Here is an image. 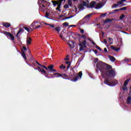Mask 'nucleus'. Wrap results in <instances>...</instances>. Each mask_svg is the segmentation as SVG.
I'll list each match as a JSON object with an SVG mask.
<instances>
[{"label": "nucleus", "instance_id": "obj_27", "mask_svg": "<svg viewBox=\"0 0 131 131\" xmlns=\"http://www.w3.org/2000/svg\"><path fill=\"white\" fill-rule=\"evenodd\" d=\"M68 4L69 5L70 7H72V0H68Z\"/></svg>", "mask_w": 131, "mask_h": 131}, {"label": "nucleus", "instance_id": "obj_59", "mask_svg": "<svg viewBox=\"0 0 131 131\" xmlns=\"http://www.w3.org/2000/svg\"><path fill=\"white\" fill-rule=\"evenodd\" d=\"M108 40L109 41H111V40H113V39L112 38L108 37Z\"/></svg>", "mask_w": 131, "mask_h": 131}, {"label": "nucleus", "instance_id": "obj_42", "mask_svg": "<svg viewBox=\"0 0 131 131\" xmlns=\"http://www.w3.org/2000/svg\"><path fill=\"white\" fill-rule=\"evenodd\" d=\"M119 40H120V43L121 45H122V38L120 37L119 38Z\"/></svg>", "mask_w": 131, "mask_h": 131}, {"label": "nucleus", "instance_id": "obj_54", "mask_svg": "<svg viewBox=\"0 0 131 131\" xmlns=\"http://www.w3.org/2000/svg\"><path fill=\"white\" fill-rule=\"evenodd\" d=\"M116 28L117 29H121V26H117L116 27Z\"/></svg>", "mask_w": 131, "mask_h": 131}, {"label": "nucleus", "instance_id": "obj_11", "mask_svg": "<svg viewBox=\"0 0 131 131\" xmlns=\"http://www.w3.org/2000/svg\"><path fill=\"white\" fill-rule=\"evenodd\" d=\"M95 13L94 12H92V13H90L87 15H86L83 18V20H89L93 15H94Z\"/></svg>", "mask_w": 131, "mask_h": 131}, {"label": "nucleus", "instance_id": "obj_19", "mask_svg": "<svg viewBox=\"0 0 131 131\" xmlns=\"http://www.w3.org/2000/svg\"><path fill=\"white\" fill-rule=\"evenodd\" d=\"M53 69H54V64H50L47 68V70L49 71H52V70H53Z\"/></svg>", "mask_w": 131, "mask_h": 131}, {"label": "nucleus", "instance_id": "obj_53", "mask_svg": "<svg viewBox=\"0 0 131 131\" xmlns=\"http://www.w3.org/2000/svg\"><path fill=\"white\" fill-rule=\"evenodd\" d=\"M103 41H104V43H107V42H108L107 41V39H104Z\"/></svg>", "mask_w": 131, "mask_h": 131}, {"label": "nucleus", "instance_id": "obj_50", "mask_svg": "<svg viewBox=\"0 0 131 131\" xmlns=\"http://www.w3.org/2000/svg\"><path fill=\"white\" fill-rule=\"evenodd\" d=\"M95 61H94V63H97V62H98V60H99V58H95Z\"/></svg>", "mask_w": 131, "mask_h": 131}, {"label": "nucleus", "instance_id": "obj_18", "mask_svg": "<svg viewBox=\"0 0 131 131\" xmlns=\"http://www.w3.org/2000/svg\"><path fill=\"white\" fill-rule=\"evenodd\" d=\"M108 58L111 62H115V61H116V58H115V57H114V56L109 55Z\"/></svg>", "mask_w": 131, "mask_h": 131}, {"label": "nucleus", "instance_id": "obj_44", "mask_svg": "<svg viewBox=\"0 0 131 131\" xmlns=\"http://www.w3.org/2000/svg\"><path fill=\"white\" fill-rule=\"evenodd\" d=\"M23 49L24 51H25V52H26V51H27V48L25 46H23Z\"/></svg>", "mask_w": 131, "mask_h": 131}, {"label": "nucleus", "instance_id": "obj_55", "mask_svg": "<svg viewBox=\"0 0 131 131\" xmlns=\"http://www.w3.org/2000/svg\"><path fill=\"white\" fill-rule=\"evenodd\" d=\"M66 64H67V65H69V64L71 63H70V61H66Z\"/></svg>", "mask_w": 131, "mask_h": 131}, {"label": "nucleus", "instance_id": "obj_40", "mask_svg": "<svg viewBox=\"0 0 131 131\" xmlns=\"http://www.w3.org/2000/svg\"><path fill=\"white\" fill-rule=\"evenodd\" d=\"M79 30L80 32H81V33H84V30H83V29L79 28Z\"/></svg>", "mask_w": 131, "mask_h": 131}, {"label": "nucleus", "instance_id": "obj_21", "mask_svg": "<svg viewBox=\"0 0 131 131\" xmlns=\"http://www.w3.org/2000/svg\"><path fill=\"white\" fill-rule=\"evenodd\" d=\"M102 4L101 3H98L96 6H95V9L96 10H98V9H100V8H102Z\"/></svg>", "mask_w": 131, "mask_h": 131}, {"label": "nucleus", "instance_id": "obj_39", "mask_svg": "<svg viewBox=\"0 0 131 131\" xmlns=\"http://www.w3.org/2000/svg\"><path fill=\"white\" fill-rule=\"evenodd\" d=\"M116 7H118V4H114L112 6V8H116Z\"/></svg>", "mask_w": 131, "mask_h": 131}, {"label": "nucleus", "instance_id": "obj_52", "mask_svg": "<svg viewBox=\"0 0 131 131\" xmlns=\"http://www.w3.org/2000/svg\"><path fill=\"white\" fill-rule=\"evenodd\" d=\"M70 66H71V64H68V66L67 67V69H69V68H70Z\"/></svg>", "mask_w": 131, "mask_h": 131}, {"label": "nucleus", "instance_id": "obj_13", "mask_svg": "<svg viewBox=\"0 0 131 131\" xmlns=\"http://www.w3.org/2000/svg\"><path fill=\"white\" fill-rule=\"evenodd\" d=\"M68 46H69L71 49H74V48L75 47V42L73 41H71V43H68Z\"/></svg>", "mask_w": 131, "mask_h": 131}, {"label": "nucleus", "instance_id": "obj_26", "mask_svg": "<svg viewBox=\"0 0 131 131\" xmlns=\"http://www.w3.org/2000/svg\"><path fill=\"white\" fill-rule=\"evenodd\" d=\"M50 15H51V13H48V12H46L45 16L46 18H47V19H50V17H49V16H50Z\"/></svg>", "mask_w": 131, "mask_h": 131}, {"label": "nucleus", "instance_id": "obj_22", "mask_svg": "<svg viewBox=\"0 0 131 131\" xmlns=\"http://www.w3.org/2000/svg\"><path fill=\"white\" fill-rule=\"evenodd\" d=\"M22 31H24V30L23 29H20L18 31V32H17V33L16 34V37L17 38H18L19 39V34L21 33V32H22Z\"/></svg>", "mask_w": 131, "mask_h": 131}, {"label": "nucleus", "instance_id": "obj_9", "mask_svg": "<svg viewBox=\"0 0 131 131\" xmlns=\"http://www.w3.org/2000/svg\"><path fill=\"white\" fill-rule=\"evenodd\" d=\"M55 77H62L63 79H71V78H65L63 77V75L59 73H55L54 74Z\"/></svg>", "mask_w": 131, "mask_h": 131}, {"label": "nucleus", "instance_id": "obj_6", "mask_svg": "<svg viewBox=\"0 0 131 131\" xmlns=\"http://www.w3.org/2000/svg\"><path fill=\"white\" fill-rule=\"evenodd\" d=\"M103 83H105V84H107V85H110V86H115V85L118 83V81L116 80L112 82H110L109 79H105Z\"/></svg>", "mask_w": 131, "mask_h": 131}, {"label": "nucleus", "instance_id": "obj_1", "mask_svg": "<svg viewBox=\"0 0 131 131\" xmlns=\"http://www.w3.org/2000/svg\"><path fill=\"white\" fill-rule=\"evenodd\" d=\"M96 73H98L99 70L100 72H101V76H102L103 78H105V77L104 76V75H103V74H104L106 70H110L112 69V66L102 61H99L96 64Z\"/></svg>", "mask_w": 131, "mask_h": 131}, {"label": "nucleus", "instance_id": "obj_24", "mask_svg": "<svg viewBox=\"0 0 131 131\" xmlns=\"http://www.w3.org/2000/svg\"><path fill=\"white\" fill-rule=\"evenodd\" d=\"M130 80V79H127L124 82V86H126L128 84V82Z\"/></svg>", "mask_w": 131, "mask_h": 131}, {"label": "nucleus", "instance_id": "obj_28", "mask_svg": "<svg viewBox=\"0 0 131 131\" xmlns=\"http://www.w3.org/2000/svg\"><path fill=\"white\" fill-rule=\"evenodd\" d=\"M45 25H49V26H50V27H52V28H55V25H51L48 23H45Z\"/></svg>", "mask_w": 131, "mask_h": 131}, {"label": "nucleus", "instance_id": "obj_56", "mask_svg": "<svg viewBox=\"0 0 131 131\" xmlns=\"http://www.w3.org/2000/svg\"><path fill=\"white\" fill-rule=\"evenodd\" d=\"M104 51L105 52V53H107L108 52V51L107 50V48H105L104 49Z\"/></svg>", "mask_w": 131, "mask_h": 131}, {"label": "nucleus", "instance_id": "obj_49", "mask_svg": "<svg viewBox=\"0 0 131 131\" xmlns=\"http://www.w3.org/2000/svg\"><path fill=\"white\" fill-rule=\"evenodd\" d=\"M123 91H127V88L126 87V86H124V87L123 88Z\"/></svg>", "mask_w": 131, "mask_h": 131}, {"label": "nucleus", "instance_id": "obj_29", "mask_svg": "<svg viewBox=\"0 0 131 131\" xmlns=\"http://www.w3.org/2000/svg\"><path fill=\"white\" fill-rule=\"evenodd\" d=\"M79 46L80 47L79 49L80 52H81V51H83V47L82 46V45H81V43H80Z\"/></svg>", "mask_w": 131, "mask_h": 131}, {"label": "nucleus", "instance_id": "obj_58", "mask_svg": "<svg viewBox=\"0 0 131 131\" xmlns=\"http://www.w3.org/2000/svg\"><path fill=\"white\" fill-rule=\"evenodd\" d=\"M36 63L37 64H38V65H39V66H41V64L40 63H39V62H38V61H36Z\"/></svg>", "mask_w": 131, "mask_h": 131}, {"label": "nucleus", "instance_id": "obj_34", "mask_svg": "<svg viewBox=\"0 0 131 131\" xmlns=\"http://www.w3.org/2000/svg\"><path fill=\"white\" fill-rule=\"evenodd\" d=\"M62 25L63 26H64L65 27H68V26H69V24H68V23H64L62 24Z\"/></svg>", "mask_w": 131, "mask_h": 131}, {"label": "nucleus", "instance_id": "obj_25", "mask_svg": "<svg viewBox=\"0 0 131 131\" xmlns=\"http://www.w3.org/2000/svg\"><path fill=\"white\" fill-rule=\"evenodd\" d=\"M131 103V97L128 96L127 98V104L129 105Z\"/></svg>", "mask_w": 131, "mask_h": 131}, {"label": "nucleus", "instance_id": "obj_60", "mask_svg": "<svg viewBox=\"0 0 131 131\" xmlns=\"http://www.w3.org/2000/svg\"><path fill=\"white\" fill-rule=\"evenodd\" d=\"M51 71H53V72H57V70H56V69H53Z\"/></svg>", "mask_w": 131, "mask_h": 131}, {"label": "nucleus", "instance_id": "obj_38", "mask_svg": "<svg viewBox=\"0 0 131 131\" xmlns=\"http://www.w3.org/2000/svg\"><path fill=\"white\" fill-rule=\"evenodd\" d=\"M117 4H118V5H122V4H123V3L122 2V1L121 0L120 1L117 2Z\"/></svg>", "mask_w": 131, "mask_h": 131}, {"label": "nucleus", "instance_id": "obj_41", "mask_svg": "<svg viewBox=\"0 0 131 131\" xmlns=\"http://www.w3.org/2000/svg\"><path fill=\"white\" fill-rule=\"evenodd\" d=\"M81 38H83V39H86V36H85V35H82L81 36Z\"/></svg>", "mask_w": 131, "mask_h": 131}, {"label": "nucleus", "instance_id": "obj_20", "mask_svg": "<svg viewBox=\"0 0 131 131\" xmlns=\"http://www.w3.org/2000/svg\"><path fill=\"white\" fill-rule=\"evenodd\" d=\"M32 39L31 38L29 37L27 38V45H31V41Z\"/></svg>", "mask_w": 131, "mask_h": 131}, {"label": "nucleus", "instance_id": "obj_5", "mask_svg": "<svg viewBox=\"0 0 131 131\" xmlns=\"http://www.w3.org/2000/svg\"><path fill=\"white\" fill-rule=\"evenodd\" d=\"M40 27H41V26L38 25V23L37 21H33L30 26V30L31 31H33L34 29H37V28H40Z\"/></svg>", "mask_w": 131, "mask_h": 131}, {"label": "nucleus", "instance_id": "obj_3", "mask_svg": "<svg viewBox=\"0 0 131 131\" xmlns=\"http://www.w3.org/2000/svg\"><path fill=\"white\" fill-rule=\"evenodd\" d=\"M54 7H57L56 8V10L57 11H59V12H61V10L60 9L61 8V5H62V2H66V0H57V1H51Z\"/></svg>", "mask_w": 131, "mask_h": 131}, {"label": "nucleus", "instance_id": "obj_32", "mask_svg": "<svg viewBox=\"0 0 131 131\" xmlns=\"http://www.w3.org/2000/svg\"><path fill=\"white\" fill-rule=\"evenodd\" d=\"M60 69H66V66L61 64L60 67H59Z\"/></svg>", "mask_w": 131, "mask_h": 131}, {"label": "nucleus", "instance_id": "obj_43", "mask_svg": "<svg viewBox=\"0 0 131 131\" xmlns=\"http://www.w3.org/2000/svg\"><path fill=\"white\" fill-rule=\"evenodd\" d=\"M89 39V40L90 41H92V45H93V46H96L97 44H96L95 43V42H94V41H93V40H92V39Z\"/></svg>", "mask_w": 131, "mask_h": 131}, {"label": "nucleus", "instance_id": "obj_12", "mask_svg": "<svg viewBox=\"0 0 131 131\" xmlns=\"http://www.w3.org/2000/svg\"><path fill=\"white\" fill-rule=\"evenodd\" d=\"M37 69L39 71V72H41L42 73H43V74H47V71H46L43 69H41V68H40V67H38L37 68Z\"/></svg>", "mask_w": 131, "mask_h": 131}, {"label": "nucleus", "instance_id": "obj_62", "mask_svg": "<svg viewBox=\"0 0 131 131\" xmlns=\"http://www.w3.org/2000/svg\"><path fill=\"white\" fill-rule=\"evenodd\" d=\"M65 61H68L69 60V58H64Z\"/></svg>", "mask_w": 131, "mask_h": 131}, {"label": "nucleus", "instance_id": "obj_4", "mask_svg": "<svg viewBox=\"0 0 131 131\" xmlns=\"http://www.w3.org/2000/svg\"><path fill=\"white\" fill-rule=\"evenodd\" d=\"M103 76L104 75H106L107 77L111 78L115 76V75H116V74L115 73V71H114V70H105L103 74Z\"/></svg>", "mask_w": 131, "mask_h": 131}, {"label": "nucleus", "instance_id": "obj_14", "mask_svg": "<svg viewBox=\"0 0 131 131\" xmlns=\"http://www.w3.org/2000/svg\"><path fill=\"white\" fill-rule=\"evenodd\" d=\"M3 25L4 27H5V28H9V27H11V24L9 23H3Z\"/></svg>", "mask_w": 131, "mask_h": 131}, {"label": "nucleus", "instance_id": "obj_23", "mask_svg": "<svg viewBox=\"0 0 131 131\" xmlns=\"http://www.w3.org/2000/svg\"><path fill=\"white\" fill-rule=\"evenodd\" d=\"M81 42V45H82V47H83V48H86V41L83 40L82 42Z\"/></svg>", "mask_w": 131, "mask_h": 131}, {"label": "nucleus", "instance_id": "obj_46", "mask_svg": "<svg viewBox=\"0 0 131 131\" xmlns=\"http://www.w3.org/2000/svg\"><path fill=\"white\" fill-rule=\"evenodd\" d=\"M59 36L61 38V39H63V40L64 39H65V37L63 36V35H60Z\"/></svg>", "mask_w": 131, "mask_h": 131}, {"label": "nucleus", "instance_id": "obj_48", "mask_svg": "<svg viewBox=\"0 0 131 131\" xmlns=\"http://www.w3.org/2000/svg\"><path fill=\"white\" fill-rule=\"evenodd\" d=\"M46 8V6H45V5L42 4L41 8L42 10H43V11H45V8Z\"/></svg>", "mask_w": 131, "mask_h": 131}, {"label": "nucleus", "instance_id": "obj_8", "mask_svg": "<svg viewBox=\"0 0 131 131\" xmlns=\"http://www.w3.org/2000/svg\"><path fill=\"white\" fill-rule=\"evenodd\" d=\"M2 33H3V34H5V35H6L7 37H10V38L12 41L15 40V37L11 33L7 31H3L2 32Z\"/></svg>", "mask_w": 131, "mask_h": 131}, {"label": "nucleus", "instance_id": "obj_36", "mask_svg": "<svg viewBox=\"0 0 131 131\" xmlns=\"http://www.w3.org/2000/svg\"><path fill=\"white\" fill-rule=\"evenodd\" d=\"M120 11H125L126 10V7H124L119 9Z\"/></svg>", "mask_w": 131, "mask_h": 131}, {"label": "nucleus", "instance_id": "obj_33", "mask_svg": "<svg viewBox=\"0 0 131 131\" xmlns=\"http://www.w3.org/2000/svg\"><path fill=\"white\" fill-rule=\"evenodd\" d=\"M125 17V15L123 14H121V16L119 17L120 20H122Z\"/></svg>", "mask_w": 131, "mask_h": 131}, {"label": "nucleus", "instance_id": "obj_35", "mask_svg": "<svg viewBox=\"0 0 131 131\" xmlns=\"http://www.w3.org/2000/svg\"><path fill=\"white\" fill-rule=\"evenodd\" d=\"M64 9H69V5L68 4H66L63 6Z\"/></svg>", "mask_w": 131, "mask_h": 131}, {"label": "nucleus", "instance_id": "obj_57", "mask_svg": "<svg viewBox=\"0 0 131 131\" xmlns=\"http://www.w3.org/2000/svg\"><path fill=\"white\" fill-rule=\"evenodd\" d=\"M45 3H46V5H47L48 6H50V5L51 4L50 2H46Z\"/></svg>", "mask_w": 131, "mask_h": 131}, {"label": "nucleus", "instance_id": "obj_10", "mask_svg": "<svg viewBox=\"0 0 131 131\" xmlns=\"http://www.w3.org/2000/svg\"><path fill=\"white\" fill-rule=\"evenodd\" d=\"M82 3L83 4H80L78 6V8L79 10V11H82L84 10V7H85V5H84L83 1L82 2Z\"/></svg>", "mask_w": 131, "mask_h": 131}, {"label": "nucleus", "instance_id": "obj_37", "mask_svg": "<svg viewBox=\"0 0 131 131\" xmlns=\"http://www.w3.org/2000/svg\"><path fill=\"white\" fill-rule=\"evenodd\" d=\"M95 48H96L97 50H99V51H102V49H101L98 45H96Z\"/></svg>", "mask_w": 131, "mask_h": 131}, {"label": "nucleus", "instance_id": "obj_63", "mask_svg": "<svg viewBox=\"0 0 131 131\" xmlns=\"http://www.w3.org/2000/svg\"><path fill=\"white\" fill-rule=\"evenodd\" d=\"M69 27H75V25H70Z\"/></svg>", "mask_w": 131, "mask_h": 131}, {"label": "nucleus", "instance_id": "obj_61", "mask_svg": "<svg viewBox=\"0 0 131 131\" xmlns=\"http://www.w3.org/2000/svg\"><path fill=\"white\" fill-rule=\"evenodd\" d=\"M119 11H120V10L119 9H116L114 10V12H119Z\"/></svg>", "mask_w": 131, "mask_h": 131}, {"label": "nucleus", "instance_id": "obj_31", "mask_svg": "<svg viewBox=\"0 0 131 131\" xmlns=\"http://www.w3.org/2000/svg\"><path fill=\"white\" fill-rule=\"evenodd\" d=\"M54 30L57 31L58 33L60 32V27H57L54 29Z\"/></svg>", "mask_w": 131, "mask_h": 131}, {"label": "nucleus", "instance_id": "obj_15", "mask_svg": "<svg viewBox=\"0 0 131 131\" xmlns=\"http://www.w3.org/2000/svg\"><path fill=\"white\" fill-rule=\"evenodd\" d=\"M114 19L113 18H107L104 21H103L104 24H106V23H109V22H112Z\"/></svg>", "mask_w": 131, "mask_h": 131}, {"label": "nucleus", "instance_id": "obj_16", "mask_svg": "<svg viewBox=\"0 0 131 131\" xmlns=\"http://www.w3.org/2000/svg\"><path fill=\"white\" fill-rule=\"evenodd\" d=\"M21 56L24 58L25 61L27 60V57H26V54H25V52L23 50H21Z\"/></svg>", "mask_w": 131, "mask_h": 131}, {"label": "nucleus", "instance_id": "obj_64", "mask_svg": "<svg viewBox=\"0 0 131 131\" xmlns=\"http://www.w3.org/2000/svg\"><path fill=\"white\" fill-rule=\"evenodd\" d=\"M70 16H68V17H66V19H70Z\"/></svg>", "mask_w": 131, "mask_h": 131}, {"label": "nucleus", "instance_id": "obj_47", "mask_svg": "<svg viewBox=\"0 0 131 131\" xmlns=\"http://www.w3.org/2000/svg\"><path fill=\"white\" fill-rule=\"evenodd\" d=\"M40 66L42 67V68H45L46 70H47V69H48V68L47 67H46V66L41 65V66Z\"/></svg>", "mask_w": 131, "mask_h": 131}, {"label": "nucleus", "instance_id": "obj_30", "mask_svg": "<svg viewBox=\"0 0 131 131\" xmlns=\"http://www.w3.org/2000/svg\"><path fill=\"white\" fill-rule=\"evenodd\" d=\"M23 28H24V29H25V30H27V31H28V32H29L30 31V27H29V28L26 27H24Z\"/></svg>", "mask_w": 131, "mask_h": 131}, {"label": "nucleus", "instance_id": "obj_7", "mask_svg": "<svg viewBox=\"0 0 131 131\" xmlns=\"http://www.w3.org/2000/svg\"><path fill=\"white\" fill-rule=\"evenodd\" d=\"M84 5L86 8H89V9H93V8H95V6H96V4L97 2L96 1H92L89 4H88L85 1H83Z\"/></svg>", "mask_w": 131, "mask_h": 131}, {"label": "nucleus", "instance_id": "obj_51", "mask_svg": "<svg viewBox=\"0 0 131 131\" xmlns=\"http://www.w3.org/2000/svg\"><path fill=\"white\" fill-rule=\"evenodd\" d=\"M93 51L94 52L95 54H98V50H93Z\"/></svg>", "mask_w": 131, "mask_h": 131}, {"label": "nucleus", "instance_id": "obj_45", "mask_svg": "<svg viewBox=\"0 0 131 131\" xmlns=\"http://www.w3.org/2000/svg\"><path fill=\"white\" fill-rule=\"evenodd\" d=\"M106 15H107V13H102L101 14V17H106Z\"/></svg>", "mask_w": 131, "mask_h": 131}, {"label": "nucleus", "instance_id": "obj_2", "mask_svg": "<svg viewBox=\"0 0 131 131\" xmlns=\"http://www.w3.org/2000/svg\"><path fill=\"white\" fill-rule=\"evenodd\" d=\"M62 77H64V78H71L69 79V80H71V81H74V82H76V81L78 80V79L81 78L82 76V72L80 71L79 73L75 77L74 76H75V75H74V74L73 75H70L69 76H68V75L65 73L62 74ZM73 77H74V79H73Z\"/></svg>", "mask_w": 131, "mask_h": 131}, {"label": "nucleus", "instance_id": "obj_17", "mask_svg": "<svg viewBox=\"0 0 131 131\" xmlns=\"http://www.w3.org/2000/svg\"><path fill=\"white\" fill-rule=\"evenodd\" d=\"M111 48L112 50H113L114 51H115L116 52H118L119 50H120V48H116V47L114 46H111Z\"/></svg>", "mask_w": 131, "mask_h": 131}]
</instances>
